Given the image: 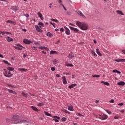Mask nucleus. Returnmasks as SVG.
<instances>
[{
    "mask_svg": "<svg viewBox=\"0 0 125 125\" xmlns=\"http://www.w3.org/2000/svg\"><path fill=\"white\" fill-rule=\"evenodd\" d=\"M52 118H53V121H55L56 123H59L58 120H60V117L56 116H52Z\"/></svg>",
    "mask_w": 125,
    "mask_h": 125,
    "instance_id": "obj_7",
    "label": "nucleus"
},
{
    "mask_svg": "<svg viewBox=\"0 0 125 125\" xmlns=\"http://www.w3.org/2000/svg\"><path fill=\"white\" fill-rule=\"evenodd\" d=\"M58 62V61H57L56 59L54 60L53 61V63L54 65L57 64Z\"/></svg>",
    "mask_w": 125,
    "mask_h": 125,
    "instance_id": "obj_36",
    "label": "nucleus"
},
{
    "mask_svg": "<svg viewBox=\"0 0 125 125\" xmlns=\"http://www.w3.org/2000/svg\"><path fill=\"white\" fill-rule=\"evenodd\" d=\"M24 16L26 17L27 18H29V15L28 14H26L24 15Z\"/></svg>",
    "mask_w": 125,
    "mask_h": 125,
    "instance_id": "obj_52",
    "label": "nucleus"
},
{
    "mask_svg": "<svg viewBox=\"0 0 125 125\" xmlns=\"http://www.w3.org/2000/svg\"><path fill=\"white\" fill-rule=\"evenodd\" d=\"M50 54H57V52L52 50L50 52Z\"/></svg>",
    "mask_w": 125,
    "mask_h": 125,
    "instance_id": "obj_31",
    "label": "nucleus"
},
{
    "mask_svg": "<svg viewBox=\"0 0 125 125\" xmlns=\"http://www.w3.org/2000/svg\"><path fill=\"white\" fill-rule=\"evenodd\" d=\"M116 62H125V59H116L115 60Z\"/></svg>",
    "mask_w": 125,
    "mask_h": 125,
    "instance_id": "obj_17",
    "label": "nucleus"
},
{
    "mask_svg": "<svg viewBox=\"0 0 125 125\" xmlns=\"http://www.w3.org/2000/svg\"><path fill=\"white\" fill-rule=\"evenodd\" d=\"M63 75H66V76H67L68 75H71V73H67L66 72H64V73H63Z\"/></svg>",
    "mask_w": 125,
    "mask_h": 125,
    "instance_id": "obj_48",
    "label": "nucleus"
},
{
    "mask_svg": "<svg viewBox=\"0 0 125 125\" xmlns=\"http://www.w3.org/2000/svg\"><path fill=\"white\" fill-rule=\"evenodd\" d=\"M56 77H57V78H60L61 76L59 75V74H56Z\"/></svg>",
    "mask_w": 125,
    "mask_h": 125,
    "instance_id": "obj_58",
    "label": "nucleus"
},
{
    "mask_svg": "<svg viewBox=\"0 0 125 125\" xmlns=\"http://www.w3.org/2000/svg\"><path fill=\"white\" fill-rule=\"evenodd\" d=\"M51 71H55V67H52L51 68Z\"/></svg>",
    "mask_w": 125,
    "mask_h": 125,
    "instance_id": "obj_50",
    "label": "nucleus"
},
{
    "mask_svg": "<svg viewBox=\"0 0 125 125\" xmlns=\"http://www.w3.org/2000/svg\"><path fill=\"white\" fill-rule=\"evenodd\" d=\"M44 114L46 115V116H48V117H52V115H51V114H50L49 113L46 111H44Z\"/></svg>",
    "mask_w": 125,
    "mask_h": 125,
    "instance_id": "obj_26",
    "label": "nucleus"
},
{
    "mask_svg": "<svg viewBox=\"0 0 125 125\" xmlns=\"http://www.w3.org/2000/svg\"><path fill=\"white\" fill-rule=\"evenodd\" d=\"M96 103H99V100H96Z\"/></svg>",
    "mask_w": 125,
    "mask_h": 125,
    "instance_id": "obj_64",
    "label": "nucleus"
},
{
    "mask_svg": "<svg viewBox=\"0 0 125 125\" xmlns=\"http://www.w3.org/2000/svg\"><path fill=\"white\" fill-rule=\"evenodd\" d=\"M96 53L99 55V56H102V54L100 53V51L99 49H96Z\"/></svg>",
    "mask_w": 125,
    "mask_h": 125,
    "instance_id": "obj_29",
    "label": "nucleus"
},
{
    "mask_svg": "<svg viewBox=\"0 0 125 125\" xmlns=\"http://www.w3.org/2000/svg\"><path fill=\"white\" fill-rule=\"evenodd\" d=\"M61 5H62V7L63 8V9H64V10H65V11H67V9H66L65 6H64V5L61 4Z\"/></svg>",
    "mask_w": 125,
    "mask_h": 125,
    "instance_id": "obj_47",
    "label": "nucleus"
},
{
    "mask_svg": "<svg viewBox=\"0 0 125 125\" xmlns=\"http://www.w3.org/2000/svg\"><path fill=\"white\" fill-rule=\"evenodd\" d=\"M66 66H67L68 67H73V64L70 63H66Z\"/></svg>",
    "mask_w": 125,
    "mask_h": 125,
    "instance_id": "obj_41",
    "label": "nucleus"
},
{
    "mask_svg": "<svg viewBox=\"0 0 125 125\" xmlns=\"http://www.w3.org/2000/svg\"><path fill=\"white\" fill-rule=\"evenodd\" d=\"M63 112H64V113H67L68 114H70V112L68 111V110L66 109L63 110Z\"/></svg>",
    "mask_w": 125,
    "mask_h": 125,
    "instance_id": "obj_43",
    "label": "nucleus"
},
{
    "mask_svg": "<svg viewBox=\"0 0 125 125\" xmlns=\"http://www.w3.org/2000/svg\"><path fill=\"white\" fill-rule=\"evenodd\" d=\"M105 111L108 114H109V115H111V114H112V112L109 111L108 110H106Z\"/></svg>",
    "mask_w": 125,
    "mask_h": 125,
    "instance_id": "obj_45",
    "label": "nucleus"
},
{
    "mask_svg": "<svg viewBox=\"0 0 125 125\" xmlns=\"http://www.w3.org/2000/svg\"><path fill=\"white\" fill-rule=\"evenodd\" d=\"M17 46H18V50H22V49L24 48V47L20 45V44H17Z\"/></svg>",
    "mask_w": 125,
    "mask_h": 125,
    "instance_id": "obj_13",
    "label": "nucleus"
},
{
    "mask_svg": "<svg viewBox=\"0 0 125 125\" xmlns=\"http://www.w3.org/2000/svg\"><path fill=\"white\" fill-rule=\"evenodd\" d=\"M39 48L40 49H42V50H46V51H48V50H49L48 48L44 46H41V47H39Z\"/></svg>",
    "mask_w": 125,
    "mask_h": 125,
    "instance_id": "obj_12",
    "label": "nucleus"
},
{
    "mask_svg": "<svg viewBox=\"0 0 125 125\" xmlns=\"http://www.w3.org/2000/svg\"><path fill=\"white\" fill-rule=\"evenodd\" d=\"M6 89H7L8 92H9V93H12L13 94H16V92L15 91H13V90H10L9 89H7L6 88Z\"/></svg>",
    "mask_w": 125,
    "mask_h": 125,
    "instance_id": "obj_16",
    "label": "nucleus"
},
{
    "mask_svg": "<svg viewBox=\"0 0 125 125\" xmlns=\"http://www.w3.org/2000/svg\"><path fill=\"white\" fill-rule=\"evenodd\" d=\"M3 62L5 64H7V65H8V66L10 65V63H9V62H7V61H3Z\"/></svg>",
    "mask_w": 125,
    "mask_h": 125,
    "instance_id": "obj_38",
    "label": "nucleus"
},
{
    "mask_svg": "<svg viewBox=\"0 0 125 125\" xmlns=\"http://www.w3.org/2000/svg\"><path fill=\"white\" fill-rule=\"evenodd\" d=\"M113 73H117V74H121V72L120 71H118L117 69H115L113 70Z\"/></svg>",
    "mask_w": 125,
    "mask_h": 125,
    "instance_id": "obj_30",
    "label": "nucleus"
},
{
    "mask_svg": "<svg viewBox=\"0 0 125 125\" xmlns=\"http://www.w3.org/2000/svg\"><path fill=\"white\" fill-rule=\"evenodd\" d=\"M77 13L78 14V15H79V16H81V17H83L84 19H85V18H86L85 16L83 15V12H82V11H78L77 12Z\"/></svg>",
    "mask_w": 125,
    "mask_h": 125,
    "instance_id": "obj_6",
    "label": "nucleus"
},
{
    "mask_svg": "<svg viewBox=\"0 0 125 125\" xmlns=\"http://www.w3.org/2000/svg\"><path fill=\"white\" fill-rule=\"evenodd\" d=\"M75 57V55H73V53H69L68 55V58L72 59V58H74Z\"/></svg>",
    "mask_w": 125,
    "mask_h": 125,
    "instance_id": "obj_18",
    "label": "nucleus"
},
{
    "mask_svg": "<svg viewBox=\"0 0 125 125\" xmlns=\"http://www.w3.org/2000/svg\"><path fill=\"white\" fill-rule=\"evenodd\" d=\"M8 86H9V87H13V86H12V85H9V84H8L7 85Z\"/></svg>",
    "mask_w": 125,
    "mask_h": 125,
    "instance_id": "obj_63",
    "label": "nucleus"
},
{
    "mask_svg": "<svg viewBox=\"0 0 125 125\" xmlns=\"http://www.w3.org/2000/svg\"><path fill=\"white\" fill-rule=\"evenodd\" d=\"M66 118H65V117H62V122H66Z\"/></svg>",
    "mask_w": 125,
    "mask_h": 125,
    "instance_id": "obj_44",
    "label": "nucleus"
},
{
    "mask_svg": "<svg viewBox=\"0 0 125 125\" xmlns=\"http://www.w3.org/2000/svg\"><path fill=\"white\" fill-rule=\"evenodd\" d=\"M38 25L43 26V23L42 22H39V23H38Z\"/></svg>",
    "mask_w": 125,
    "mask_h": 125,
    "instance_id": "obj_42",
    "label": "nucleus"
},
{
    "mask_svg": "<svg viewBox=\"0 0 125 125\" xmlns=\"http://www.w3.org/2000/svg\"><path fill=\"white\" fill-rule=\"evenodd\" d=\"M101 83H104V85H107V86L110 85V83L108 82H105L104 81H102Z\"/></svg>",
    "mask_w": 125,
    "mask_h": 125,
    "instance_id": "obj_23",
    "label": "nucleus"
},
{
    "mask_svg": "<svg viewBox=\"0 0 125 125\" xmlns=\"http://www.w3.org/2000/svg\"><path fill=\"white\" fill-rule=\"evenodd\" d=\"M37 15H38L39 17L41 19V20H43V17H42V13L38 12L37 13Z\"/></svg>",
    "mask_w": 125,
    "mask_h": 125,
    "instance_id": "obj_14",
    "label": "nucleus"
},
{
    "mask_svg": "<svg viewBox=\"0 0 125 125\" xmlns=\"http://www.w3.org/2000/svg\"><path fill=\"white\" fill-rule=\"evenodd\" d=\"M32 49L33 50H37V47L33 46L32 47Z\"/></svg>",
    "mask_w": 125,
    "mask_h": 125,
    "instance_id": "obj_46",
    "label": "nucleus"
},
{
    "mask_svg": "<svg viewBox=\"0 0 125 125\" xmlns=\"http://www.w3.org/2000/svg\"><path fill=\"white\" fill-rule=\"evenodd\" d=\"M14 47L15 49H17L18 50V46H14Z\"/></svg>",
    "mask_w": 125,
    "mask_h": 125,
    "instance_id": "obj_60",
    "label": "nucleus"
},
{
    "mask_svg": "<svg viewBox=\"0 0 125 125\" xmlns=\"http://www.w3.org/2000/svg\"><path fill=\"white\" fill-rule=\"evenodd\" d=\"M98 118L102 120V121H104V120H107V119H108V116L105 114L103 115H99V117H98Z\"/></svg>",
    "mask_w": 125,
    "mask_h": 125,
    "instance_id": "obj_4",
    "label": "nucleus"
},
{
    "mask_svg": "<svg viewBox=\"0 0 125 125\" xmlns=\"http://www.w3.org/2000/svg\"><path fill=\"white\" fill-rule=\"evenodd\" d=\"M12 121L14 122V124H23L24 123H27V121L19 119V116L17 115H14L13 117Z\"/></svg>",
    "mask_w": 125,
    "mask_h": 125,
    "instance_id": "obj_1",
    "label": "nucleus"
},
{
    "mask_svg": "<svg viewBox=\"0 0 125 125\" xmlns=\"http://www.w3.org/2000/svg\"><path fill=\"white\" fill-rule=\"evenodd\" d=\"M4 75L5 77L7 78H10V77H12V74L10 73V71H9L8 73L6 71V69H4Z\"/></svg>",
    "mask_w": 125,
    "mask_h": 125,
    "instance_id": "obj_3",
    "label": "nucleus"
},
{
    "mask_svg": "<svg viewBox=\"0 0 125 125\" xmlns=\"http://www.w3.org/2000/svg\"><path fill=\"white\" fill-rule=\"evenodd\" d=\"M31 108H32V109H33V110H34V111H39V110L38 109V108H37L35 106H31Z\"/></svg>",
    "mask_w": 125,
    "mask_h": 125,
    "instance_id": "obj_33",
    "label": "nucleus"
},
{
    "mask_svg": "<svg viewBox=\"0 0 125 125\" xmlns=\"http://www.w3.org/2000/svg\"><path fill=\"white\" fill-rule=\"evenodd\" d=\"M91 52L93 56H95V57H97V54L95 53V52H94V51L92 50L91 51Z\"/></svg>",
    "mask_w": 125,
    "mask_h": 125,
    "instance_id": "obj_25",
    "label": "nucleus"
},
{
    "mask_svg": "<svg viewBox=\"0 0 125 125\" xmlns=\"http://www.w3.org/2000/svg\"><path fill=\"white\" fill-rule=\"evenodd\" d=\"M76 24L79 28H80V29H81V30H83V31H86L88 28V25L84 22L77 21Z\"/></svg>",
    "mask_w": 125,
    "mask_h": 125,
    "instance_id": "obj_2",
    "label": "nucleus"
},
{
    "mask_svg": "<svg viewBox=\"0 0 125 125\" xmlns=\"http://www.w3.org/2000/svg\"><path fill=\"white\" fill-rule=\"evenodd\" d=\"M7 41H8V42H13V39L10 38V37H7L6 38Z\"/></svg>",
    "mask_w": 125,
    "mask_h": 125,
    "instance_id": "obj_19",
    "label": "nucleus"
},
{
    "mask_svg": "<svg viewBox=\"0 0 125 125\" xmlns=\"http://www.w3.org/2000/svg\"><path fill=\"white\" fill-rule=\"evenodd\" d=\"M43 103H39L38 104H37V106H38V107H41V106H43Z\"/></svg>",
    "mask_w": 125,
    "mask_h": 125,
    "instance_id": "obj_35",
    "label": "nucleus"
},
{
    "mask_svg": "<svg viewBox=\"0 0 125 125\" xmlns=\"http://www.w3.org/2000/svg\"><path fill=\"white\" fill-rule=\"evenodd\" d=\"M7 70L8 71H13L14 70V68L13 67H10L9 66L7 67Z\"/></svg>",
    "mask_w": 125,
    "mask_h": 125,
    "instance_id": "obj_32",
    "label": "nucleus"
},
{
    "mask_svg": "<svg viewBox=\"0 0 125 125\" xmlns=\"http://www.w3.org/2000/svg\"><path fill=\"white\" fill-rule=\"evenodd\" d=\"M0 58H3V56L1 54H0Z\"/></svg>",
    "mask_w": 125,
    "mask_h": 125,
    "instance_id": "obj_61",
    "label": "nucleus"
},
{
    "mask_svg": "<svg viewBox=\"0 0 125 125\" xmlns=\"http://www.w3.org/2000/svg\"><path fill=\"white\" fill-rule=\"evenodd\" d=\"M114 119H115V120H118V119H119V117H118V116H115V117H114Z\"/></svg>",
    "mask_w": 125,
    "mask_h": 125,
    "instance_id": "obj_55",
    "label": "nucleus"
},
{
    "mask_svg": "<svg viewBox=\"0 0 125 125\" xmlns=\"http://www.w3.org/2000/svg\"><path fill=\"white\" fill-rule=\"evenodd\" d=\"M35 44L36 45H40V43H39V42H35Z\"/></svg>",
    "mask_w": 125,
    "mask_h": 125,
    "instance_id": "obj_53",
    "label": "nucleus"
},
{
    "mask_svg": "<svg viewBox=\"0 0 125 125\" xmlns=\"http://www.w3.org/2000/svg\"><path fill=\"white\" fill-rule=\"evenodd\" d=\"M62 83L64 84H67L68 83L67 82V80L66 79V77L65 76H63L62 77Z\"/></svg>",
    "mask_w": 125,
    "mask_h": 125,
    "instance_id": "obj_10",
    "label": "nucleus"
},
{
    "mask_svg": "<svg viewBox=\"0 0 125 125\" xmlns=\"http://www.w3.org/2000/svg\"><path fill=\"white\" fill-rule=\"evenodd\" d=\"M110 103H114V100H111V101H109Z\"/></svg>",
    "mask_w": 125,
    "mask_h": 125,
    "instance_id": "obj_54",
    "label": "nucleus"
},
{
    "mask_svg": "<svg viewBox=\"0 0 125 125\" xmlns=\"http://www.w3.org/2000/svg\"><path fill=\"white\" fill-rule=\"evenodd\" d=\"M64 28L65 30V34L67 35V36L70 35L71 34V33H70V29H69V28H68V27L66 26H64Z\"/></svg>",
    "mask_w": 125,
    "mask_h": 125,
    "instance_id": "obj_8",
    "label": "nucleus"
},
{
    "mask_svg": "<svg viewBox=\"0 0 125 125\" xmlns=\"http://www.w3.org/2000/svg\"><path fill=\"white\" fill-rule=\"evenodd\" d=\"M1 34L2 35V36H3V35H5V32H2Z\"/></svg>",
    "mask_w": 125,
    "mask_h": 125,
    "instance_id": "obj_56",
    "label": "nucleus"
},
{
    "mask_svg": "<svg viewBox=\"0 0 125 125\" xmlns=\"http://www.w3.org/2000/svg\"><path fill=\"white\" fill-rule=\"evenodd\" d=\"M117 13H118V14H121V15L124 16V13H123V12H122V11H120V10H117L116 11Z\"/></svg>",
    "mask_w": 125,
    "mask_h": 125,
    "instance_id": "obj_27",
    "label": "nucleus"
},
{
    "mask_svg": "<svg viewBox=\"0 0 125 125\" xmlns=\"http://www.w3.org/2000/svg\"><path fill=\"white\" fill-rule=\"evenodd\" d=\"M47 36L48 37H52V34H51L50 32H48L47 33Z\"/></svg>",
    "mask_w": 125,
    "mask_h": 125,
    "instance_id": "obj_40",
    "label": "nucleus"
},
{
    "mask_svg": "<svg viewBox=\"0 0 125 125\" xmlns=\"http://www.w3.org/2000/svg\"><path fill=\"white\" fill-rule=\"evenodd\" d=\"M19 71H20V72H26V71H27V70H28L27 69H25V68H19L18 69Z\"/></svg>",
    "mask_w": 125,
    "mask_h": 125,
    "instance_id": "obj_22",
    "label": "nucleus"
},
{
    "mask_svg": "<svg viewBox=\"0 0 125 125\" xmlns=\"http://www.w3.org/2000/svg\"><path fill=\"white\" fill-rule=\"evenodd\" d=\"M78 116H79V117H82V116H83V117H84V116L82 115L81 113H78Z\"/></svg>",
    "mask_w": 125,
    "mask_h": 125,
    "instance_id": "obj_49",
    "label": "nucleus"
},
{
    "mask_svg": "<svg viewBox=\"0 0 125 125\" xmlns=\"http://www.w3.org/2000/svg\"><path fill=\"white\" fill-rule=\"evenodd\" d=\"M92 77L93 78H100V75H92Z\"/></svg>",
    "mask_w": 125,
    "mask_h": 125,
    "instance_id": "obj_37",
    "label": "nucleus"
},
{
    "mask_svg": "<svg viewBox=\"0 0 125 125\" xmlns=\"http://www.w3.org/2000/svg\"><path fill=\"white\" fill-rule=\"evenodd\" d=\"M36 29V31H37V32H42V29H41L40 28V27H39V26L38 25H35V26Z\"/></svg>",
    "mask_w": 125,
    "mask_h": 125,
    "instance_id": "obj_20",
    "label": "nucleus"
},
{
    "mask_svg": "<svg viewBox=\"0 0 125 125\" xmlns=\"http://www.w3.org/2000/svg\"><path fill=\"white\" fill-rule=\"evenodd\" d=\"M21 95L22 96H23V97H25V98H27V94L24 93V92H22L21 93Z\"/></svg>",
    "mask_w": 125,
    "mask_h": 125,
    "instance_id": "obj_39",
    "label": "nucleus"
},
{
    "mask_svg": "<svg viewBox=\"0 0 125 125\" xmlns=\"http://www.w3.org/2000/svg\"><path fill=\"white\" fill-rule=\"evenodd\" d=\"M6 23H7L8 24L9 23H11V24H15V22H14V21H11V20L7 21Z\"/></svg>",
    "mask_w": 125,
    "mask_h": 125,
    "instance_id": "obj_28",
    "label": "nucleus"
},
{
    "mask_svg": "<svg viewBox=\"0 0 125 125\" xmlns=\"http://www.w3.org/2000/svg\"><path fill=\"white\" fill-rule=\"evenodd\" d=\"M72 79H75V78H76V76L75 75H72Z\"/></svg>",
    "mask_w": 125,
    "mask_h": 125,
    "instance_id": "obj_59",
    "label": "nucleus"
},
{
    "mask_svg": "<svg viewBox=\"0 0 125 125\" xmlns=\"http://www.w3.org/2000/svg\"><path fill=\"white\" fill-rule=\"evenodd\" d=\"M23 42H24V43H25L26 44H30V43H32V41H31L28 39H25L23 40Z\"/></svg>",
    "mask_w": 125,
    "mask_h": 125,
    "instance_id": "obj_9",
    "label": "nucleus"
},
{
    "mask_svg": "<svg viewBox=\"0 0 125 125\" xmlns=\"http://www.w3.org/2000/svg\"><path fill=\"white\" fill-rule=\"evenodd\" d=\"M75 86H77V84L74 83V84H72L68 86V88H70L71 89V88H74Z\"/></svg>",
    "mask_w": 125,
    "mask_h": 125,
    "instance_id": "obj_15",
    "label": "nucleus"
},
{
    "mask_svg": "<svg viewBox=\"0 0 125 125\" xmlns=\"http://www.w3.org/2000/svg\"><path fill=\"white\" fill-rule=\"evenodd\" d=\"M60 31H61V32H64V29H63V28H61V29H60Z\"/></svg>",
    "mask_w": 125,
    "mask_h": 125,
    "instance_id": "obj_57",
    "label": "nucleus"
},
{
    "mask_svg": "<svg viewBox=\"0 0 125 125\" xmlns=\"http://www.w3.org/2000/svg\"><path fill=\"white\" fill-rule=\"evenodd\" d=\"M122 52L124 54H125V50H122Z\"/></svg>",
    "mask_w": 125,
    "mask_h": 125,
    "instance_id": "obj_62",
    "label": "nucleus"
},
{
    "mask_svg": "<svg viewBox=\"0 0 125 125\" xmlns=\"http://www.w3.org/2000/svg\"><path fill=\"white\" fill-rule=\"evenodd\" d=\"M70 30H71V31H73L74 32H75V33H78V32H79V29H78L77 28L70 27Z\"/></svg>",
    "mask_w": 125,
    "mask_h": 125,
    "instance_id": "obj_11",
    "label": "nucleus"
},
{
    "mask_svg": "<svg viewBox=\"0 0 125 125\" xmlns=\"http://www.w3.org/2000/svg\"><path fill=\"white\" fill-rule=\"evenodd\" d=\"M51 21H54V22H55L56 23H58L59 22V21L54 19H51Z\"/></svg>",
    "mask_w": 125,
    "mask_h": 125,
    "instance_id": "obj_34",
    "label": "nucleus"
},
{
    "mask_svg": "<svg viewBox=\"0 0 125 125\" xmlns=\"http://www.w3.org/2000/svg\"><path fill=\"white\" fill-rule=\"evenodd\" d=\"M10 9L15 12H16L19 10V7L18 6H11Z\"/></svg>",
    "mask_w": 125,
    "mask_h": 125,
    "instance_id": "obj_5",
    "label": "nucleus"
},
{
    "mask_svg": "<svg viewBox=\"0 0 125 125\" xmlns=\"http://www.w3.org/2000/svg\"><path fill=\"white\" fill-rule=\"evenodd\" d=\"M117 84L118 85H124L125 84V83L124 82H120L117 83Z\"/></svg>",
    "mask_w": 125,
    "mask_h": 125,
    "instance_id": "obj_24",
    "label": "nucleus"
},
{
    "mask_svg": "<svg viewBox=\"0 0 125 125\" xmlns=\"http://www.w3.org/2000/svg\"><path fill=\"white\" fill-rule=\"evenodd\" d=\"M68 110H69V111H74V109L73 108V106L72 105H68Z\"/></svg>",
    "mask_w": 125,
    "mask_h": 125,
    "instance_id": "obj_21",
    "label": "nucleus"
},
{
    "mask_svg": "<svg viewBox=\"0 0 125 125\" xmlns=\"http://www.w3.org/2000/svg\"><path fill=\"white\" fill-rule=\"evenodd\" d=\"M118 105L119 106H123V105H124V103H122L120 104H118Z\"/></svg>",
    "mask_w": 125,
    "mask_h": 125,
    "instance_id": "obj_51",
    "label": "nucleus"
}]
</instances>
